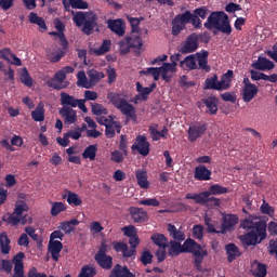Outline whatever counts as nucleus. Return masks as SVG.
<instances>
[{
	"instance_id": "9",
	"label": "nucleus",
	"mask_w": 277,
	"mask_h": 277,
	"mask_svg": "<svg viewBox=\"0 0 277 277\" xmlns=\"http://www.w3.org/2000/svg\"><path fill=\"white\" fill-rule=\"evenodd\" d=\"M198 34H192L186 37V40L182 43L180 48V53L183 55L192 54L198 51Z\"/></svg>"
},
{
	"instance_id": "13",
	"label": "nucleus",
	"mask_w": 277,
	"mask_h": 277,
	"mask_svg": "<svg viewBox=\"0 0 277 277\" xmlns=\"http://www.w3.org/2000/svg\"><path fill=\"white\" fill-rule=\"evenodd\" d=\"M107 27L119 37H123L126 34V22L122 18L108 19Z\"/></svg>"
},
{
	"instance_id": "20",
	"label": "nucleus",
	"mask_w": 277,
	"mask_h": 277,
	"mask_svg": "<svg viewBox=\"0 0 277 277\" xmlns=\"http://www.w3.org/2000/svg\"><path fill=\"white\" fill-rule=\"evenodd\" d=\"M258 93H259V88L256 87V84L252 87H242V90H241L242 101H245V103H250L255 98Z\"/></svg>"
},
{
	"instance_id": "47",
	"label": "nucleus",
	"mask_w": 277,
	"mask_h": 277,
	"mask_svg": "<svg viewBox=\"0 0 277 277\" xmlns=\"http://www.w3.org/2000/svg\"><path fill=\"white\" fill-rule=\"evenodd\" d=\"M19 79H21L22 83L25 84L27 88H31L34 84V80L30 77V74L27 68H23V70L21 71Z\"/></svg>"
},
{
	"instance_id": "34",
	"label": "nucleus",
	"mask_w": 277,
	"mask_h": 277,
	"mask_svg": "<svg viewBox=\"0 0 277 277\" xmlns=\"http://www.w3.org/2000/svg\"><path fill=\"white\" fill-rule=\"evenodd\" d=\"M180 67L185 70H194L198 68V65L196 64L195 55H188L184 58V61L180 62Z\"/></svg>"
},
{
	"instance_id": "5",
	"label": "nucleus",
	"mask_w": 277,
	"mask_h": 277,
	"mask_svg": "<svg viewBox=\"0 0 277 277\" xmlns=\"http://www.w3.org/2000/svg\"><path fill=\"white\" fill-rule=\"evenodd\" d=\"M176 72V68L169 65V63H163L161 67H149L146 70H142L141 74L144 76L151 75L155 81H159L160 76L161 79L167 83L172 81L173 75Z\"/></svg>"
},
{
	"instance_id": "31",
	"label": "nucleus",
	"mask_w": 277,
	"mask_h": 277,
	"mask_svg": "<svg viewBox=\"0 0 277 277\" xmlns=\"http://www.w3.org/2000/svg\"><path fill=\"white\" fill-rule=\"evenodd\" d=\"M79 100L80 98H76L66 92L61 93V105H63L64 107L76 108L78 105L77 103H79Z\"/></svg>"
},
{
	"instance_id": "58",
	"label": "nucleus",
	"mask_w": 277,
	"mask_h": 277,
	"mask_svg": "<svg viewBox=\"0 0 277 277\" xmlns=\"http://www.w3.org/2000/svg\"><path fill=\"white\" fill-rule=\"evenodd\" d=\"M193 235L195 237V239L197 240H202L205 237V228L202 225L198 224L195 225L193 228Z\"/></svg>"
},
{
	"instance_id": "46",
	"label": "nucleus",
	"mask_w": 277,
	"mask_h": 277,
	"mask_svg": "<svg viewBox=\"0 0 277 277\" xmlns=\"http://www.w3.org/2000/svg\"><path fill=\"white\" fill-rule=\"evenodd\" d=\"M193 15L194 14L190 11H185L179 14L177 16H175L173 19L175 21V23H180L186 26L187 24L190 23Z\"/></svg>"
},
{
	"instance_id": "23",
	"label": "nucleus",
	"mask_w": 277,
	"mask_h": 277,
	"mask_svg": "<svg viewBox=\"0 0 277 277\" xmlns=\"http://www.w3.org/2000/svg\"><path fill=\"white\" fill-rule=\"evenodd\" d=\"M225 250L228 263H233L237 258L241 256L239 248L234 242L227 243Z\"/></svg>"
},
{
	"instance_id": "33",
	"label": "nucleus",
	"mask_w": 277,
	"mask_h": 277,
	"mask_svg": "<svg viewBox=\"0 0 277 277\" xmlns=\"http://www.w3.org/2000/svg\"><path fill=\"white\" fill-rule=\"evenodd\" d=\"M11 240L5 232L0 233V251L3 255H8L11 251Z\"/></svg>"
},
{
	"instance_id": "29",
	"label": "nucleus",
	"mask_w": 277,
	"mask_h": 277,
	"mask_svg": "<svg viewBox=\"0 0 277 277\" xmlns=\"http://www.w3.org/2000/svg\"><path fill=\"white\" fill-rule=\"evenodd\" d=\"M28 21L30 24L37 25L40 31H48V25L43 17L38 16L37 13L30 12L28 15Z\"/></svg>"
},
{
	"instance_id": "14",
	"label": "nucleus",
	"mask_w": 277,
	"mask_h": 277,
	"mask_svg": "<svg viewBox=\"0 0 277 277\" xmlns=\"http://www.w3.org/2000/svg\"><path fill=\"white\" fill-rule=\"evenodd\" d=\"M54 26L56 31H52L49 35H60V44L63 47V49L68 48V40L66 38V35L64 31L66 30V26L58 19H54Z\"/></svg>"
},
{
	"instance_id": "53",
	"label": "nucleus",
	"mask_w": 277,
	"mask_h": 277,
	"mask_svg": "<svg viewBox=\"0 0 277 277\" xmlns=\"http://www.w3.org/2000/svg\"><path fill=\"white\" fill-rule=\"evenodd\" d=\"M91 110L94 116H108V109L101 104H93Z\"/></svg>"
},
{
	"instance_id": "63",
	"label": "nucleus",
	"mask_w": 277,
	"mask_h": 277,
	"mask_svg": "<svg viewBox=\"0 0 277 277\" xmlns=\"http://www.w3.org/2000/svg\"><path fill=\"white\" fill-rule=\"evenodd\" d=\"M122 233H123V236L129 237V238L137 236L135 226H133V225L123 227Z\"/></svg>"
},
{
	"instance_id": "1",
	"label": "nucleus",
	"mask_w": 277,
	"mask_h": 277,
	"mask_svg": "<svg viewBox=\"0 0 277 277\" xmlns=\"http://www.w3.org/2000/svg\"><path fill=\"white\" fill-rule=\"evenodd\" d=\"M240 228L247 230L245 235L239 236L242 246L255 247L267 238V222L255 215H249L240 221Z\"/></svg>"
},
{
	"instance_id": "26",
	"label": "nucleus",
	"mask_w": 277,
	"mask_h": 277,
	"mask_svg": "<svg viewBox=\"0 0 277 277\" xmlns=\"http://www.w3.org/2000/svg\"><path fill=\"white\" fill-rule=\"evenodd\" d=\"M185 199L186 200H195L196 205H206V203H208L209 193L201 192L199 194H186Z\"/></svg>"
},
{
	"instance_id": "28",
	"label": "nucleus",
	"mask_w": 277,
	"mask_h": 277,
	"mask_svg": "<svg viewBox=\"0 0 277 277\" xmlns=\"http://www.w3.org/2000/svg\"><path fill=\"white\" fill-rule=\"evenodd\" d=\"M48 250L51 253L53 261L60 260V253L63 250V243L61 241H49Z\"/></svg>"
},
{
	"instance_id": "38",
	"label": "nucleus",
	"mask_w": 277,
	"mask_h": 277,
	"mask_svg": "<svg viewBox=\"0 0 277 277\" xmlns=\"http://www.w3.org/2000/svg\"><path fill=\"white\" fill-rule=\"evenodd\" d=\"M45 114V109H44V105L42 103H40L37 108L30 114V116H32V119L36 122H42L44 121V116Z\"/></svg>"
},
{
	"instance_id": "60",
	"label": "nucleus",
	"mask_w": 277,
	"mask_h": 277,
	"mask_svg": "<svg viewBox=\"0 0 277 277\" xmlns=\"http://www.w3.org/2000/svg\"><path fill=\"white\" fill-rule=\"evenodd\" d=\"M210 11L207 9V6L198 8L194 11L193 15L197 16V18L206 19Z\"/></svg>"
},
{
	"instance_id": "41",
	"label": "nucleus",
	"mask_w": 277,
	"mask_h": 277,
	"mask_svg": "<svg viewBox=\"0 0 277 277\" xmlns=\"http://www.w3.org/2000/svg\"><path fill=\"white\" fill-rule=\"evenodd\" d=\"M110 47H111V41L106 39L103 41L101 48H97V49H91V52L94 54V55H105L107 54L109 51H110Z\"/></svg>"
},
{
	"instance_id": "49",
	"label": "nucleus",
	"mask_w": 277,
	"mask_h": 277,
	"mask_svg": "<svg viewBox=\"0 0 277 277\" xmlns=\"http://www.w3.org/2000/svg\"><path fill=\"white\" fill-rule=\"evenodd\" d=\"M118 45H119V52H120L121 55L129 54L130 50L132 49V47L130 45V41H129L128 37L121 39L119 41Z\"/></svg>"
},
{
	"instance_id": "27",
	"label": "nucleus",
	"mask_w": 277,
	"mask_h": 277,
	"mask_svg": "<svg viewBox=\"0 0 277 277\" xmlns=\"http://www.w3.org/2000/svg\"><path fill=\"white\" fill-rule=\"evenodd\" d=\"M203 90L221 92V85L219 84V77L216 74H213L211 77L206 79L203 82Z\"/></svg>"
},
{
	"instance_id": "21",
	"label": "nucleus",
	"mask_w": 277,
	"mask_h": 277,
	"mask_svg": "<svg viewBox=\"0 0 277 277\" xmlns=\"http://www.w3.org/2000/svg\"><path fill=\"white\" fill-rule=\"evenodd\" d=\"M234 78V71L227 70L222 75L221 81H219L220 92L228 91L230 89V84Z\"/></svg>"
},
{
	"instance_id": "62",
	"label": "nucleus",
	"mask_w": 277,
	"mask_h": 277,
	"mask_svg": "<svg viewBox=\"0 0 277 277\" xmlns=\"http://www.w3.org/2000/svg\"><path fill=\"white\" fill-rule=\"evenodd\" d=\"M186 28V25L180 24L179 22H175V19L172 21V35L179 36L181 31H183Z\"/></svg>"
},
{
	"instance_id": "56",
	"label": "nucleus",
	"mask_w": 277,
	"mask_h": 277,
	"mask_svg": "<svg viewBox=\"0 0 277 277\" xmlns=\"http://www.w3.org/2000/svg\"><path fill=\"white\" fill-rule=\"evenodd\" d=\"M138 203L145 207H160L161 205L160 200L157 198H146V199L140 200Z\"/></svg>"
},
{
	"instance_id": "7",
	"label": "nucleus",
	"mask_w": 277,
	"mask_h": 277,
	"mask_svg": "<svg viewBox=\"0 0 277 277\" xmlns=\"http://www.w3.org/2000/svg\"><path fill=\"white\" fill-rule=\"evenodd\" d=\"M208 130V123L206 121H195L190 124L187 131L188 141L192 143L201 138Z\"/></svg>"
},
{
	"instance_id": "39",
	"label": "nucleus",
	"mask_w": 277,
	"mask_h": 277,
	"mask_svg": "<svg viewBox=\"0 0 277 277\" xmlns=\"http://www.w3.org/2000/svg\"><path fill=\"white\" fill-rule=\"evenodd\" d=\"M151 240L160 249H166L168 247V239L163 234H153Z\"/></svg>"
},
{
	"instance_id": "51",
	"label": "nucleus",
	"mask_w": 277,
	"mask_h": 277,
	"mask_svg": "<svg viewBox=\"0 0 277 277\" xmlns=\"http://www.w3.org/2000/svg\"><path fill=\"white\" fill-rule=\"evenodd\" d=\"M77 85L82 87L84 89H90L91 88V82H88V78H87L84 71L78 72Z\"/></svg>"
},
{
	"instance_id": "24",
	"label": "nucleus",
	"mask_w": 277,
	"mask_h": 277,
	"mask_svg": "<svg viewBox=\"0 0 277 277\" xmlns=\"http://www.w3.org/2000/svg\"><path fill=\"white\" fill-rule=\"evenodd\" d=\"M94 261L105 271H110L114 265L111 255H94Z\"/></svg>"
},
{
	"instance_id": "10",
	"label": "nucleus",
	"mask_w": 277,
	"mask_h": 277,
	"mask_svg": "<svg viewBox=\"0 0 277 277\" xmlns=\"http://www.w3.org/2000/svg\"><path fill=\"white\" fill-rule=\"evenodd\" d=\"M67 79V75L64 71H55L53 79L47 82L48 87L55 90L62 91L67 89L68 84H64L63 82Z\"/></svg>"
},
{
	"instance_id": "11",
	"label": "nucleus",
	"mask_w": 277,
	"mask_h": 277,
	"mask_svg": "<svg viewBox=\"0 0 277 277\" xmlns=\"http://www.w3.org/2000/svg\"><path fill=\"white\" fill-rule=\"evenodd\" d=\"M129 214L134 224H143L148 221V212L140 207H129Z\"/></svg>"
},
{
	"instance_id": "57",
	"label": "nucleus",
	"mask_w": 277,
	"mask_h": 277,
	"mask_svg": "<svg viewBox=\"0 0 277 277\" xmlns=\"http://www.w3.org/2000/svg\"><path fill=\"white\" fill-rule=\"evenodd\" d=\"M128 271L127 266H121L120 264H117L113 271H110L109 277H122L124 272Z\"/></svg>"
},
{
	"instance_id": "40",
	"label": "nucleus",
	"mask_w": 277,
	"mask_h": 277,
	"mask_svg": "<svg viewBox=\"0 0 277 277\" xmlns=\"http://www.w3.org/2000/svg\"><path fill=\"white\" fill-rule=\"evenodd\" d=\"M63 199H66L67 203L70 206L74 205L75 207H79L82 205L80 196L72 192H68L67 195H63Z\"/></svg>"
},
{
	"instance_id": "30",
	"label": "nucleus",
	"mask_w": 277,
	"mask_h": 277,
	"mask_svg": "<svg viewBox=\"0 0 277 277\" xmlns=\"http://www.w3.org/2000/svg\"><path fill=\"white\" fill-rule=\"evenodd\" d=\"M79 225V220L71 219L69 221L62 222L58 228L62 229L66 235H70L76 229V226Z\"/></svg>"
},
{
	"instance_id": "19",
	"label": "nucleus",
	"mask_w": 277,
	"mask_h": 277,
	"mask_svg": "<svg viewBox=\"0 0 277 277\" xmlns=\"http://www.w3.org/2000/svg\"><path fill=\"white\" fill-rule=\"evenodd\" d=\"M201 102L203 103V105H206L207 109H206V114L209 116H215L217 114V98L215 96L212 97H207L201 100Z\"/></svg>"
},
{
	"instance_id": "6",
	"label": "nucleus",
	"mask_w": 277,
	"mask_h": 277,
	"mask_svg": "<svg viewBox=\"0 0 277 277\" xmlns=\"http://www.w3.org/2000/svg\"><path fill=\"white\" fill-rule=\"evenodd\" d=\"M110 103L121 113L122 116L127 117V120H132L137 122L136 108L134 105L129 104V102L121 97L120 95H114L110 97Z\"/></svg>"
},
{
	"instance_id": "35",
	"label": "nucleus",
	"mask_w": 277,
	"mask_h": 277,
	"mask_svg": "<svg viewBox=\"0 0 277 277\" xmlns=\"http://www.w3.org/2000/svg\"><path fill=\"white\" fill-rule=\"evenodd\" d=\"M252 275L254 277H266L267 276V266L265 264L254 261L252 264Z\"/></svg>"
},
{
	"instance_id": "36",
	"label": "nucleus",
	"mask_w": 277,
	"mask_h": 277,
	"mask_svg": "<svg viewBox=\"0 0 277 277\" xmlns=\"http://www.w3.org/2000/svg\"><path fill=\"white\" fill-rule=\"evenodd\" d=\"M97 145H89L88 147L84 148V151H82V159L87 160L89 159L90 161H95L96 155H97Z\"/></svg>"
},
{
	"instance_id": "8",
	"label": "nucleus",
	"mask_w": 277,
	"mask_h": 277,
	"mask_svg": "<svg viewBox=\"0 0 277 277\" xmlns=\"http://www.w3.org/2000/svg\"><path fill=\"white\" fill-rule=\"evenodd\" d=\"M132 151L140 153L143 157H147L150 153V144L146 135L138 134L134 144L131 146Z\"/></svg>"
},
{
	"instance_id": "15",
	"label": "nucleus",
	"mask_w": 277,
	"mask_h": 277,
	"mask_svg": "<svg viewBox=\"0 0 277 277\" xmlns=\"http://www.w3.org/2000/svg\"><path fill=\"white\" fill-rule=\"evenodd\" d=\"M109 124L105 127V135L108 140H113L116 136V131L118 134L121 133L122 126L118 121H114L113 116H108Z\"/></svg>"
},
{
	"instance_id": "4",
	"label": "nucleus",
	"mask_w": 277,
	"mask_h": 277,
	"mask_svg": "<svg viewBox=\"0 0 277 277\" xmlns=\"http://www.w3.org/2000/svg\"><path fill=\"white\" fill-rule=\"evenodd\" d=\"M183 251L184 253H192L194 255L195 268L198 272H202V263L208 255V251L203 250L200 243L190 238L186 239L183 243Z\"/></svg>"
},
{
	"instance_id": "45",
	"label": "nucleus",
	"mask_w": 277,
	"mask_h": 277,
	"mask_svg": "<svg viewBox=\"0 0 277 277\" xmlns=\"http://www.w3.org/2000/svg\"><path fill=\"white\" fill-rule=\"evenodd\" d=\"M229 192V189L227 187H224L220 184H212L210 187H209V197L210 195L212 196H220V195H223V194H227Z\"/></svg>"
},
{
	"instance_id": "12",
	"label": "nucleus",
	"mask_w": 277,
	"mask_h": 277,
	"mask_svg": "<svg viewBox=\"0 0 277 277\" xmlns=\"http://www.w3.org/2000/svg\"><path fill=\"white\" fill-rule=\"evenodd\" d=\"M239 223V217L235 214H223L222 215V229L221 234L226 235V233L232 229L236 224Z\"/></svg>"
},
{
	"instance_id": "61",
	"label": "nucleus",
	"mask_w": 277,
	"mask_h": 277,
	"mask_svg": "<svg viewBox=\"0 0 277 277\" xmlns=\"http://www.w3.org/2000/svg\"><path fill=\"white\" fill-rule=\"evenodd\" d=\"M141 21H143V17H141V19L137 17H129V23L131 25L132 32H140Z\"/></svg>"
},
{
	"instance_id": "54",
	"label": "nucleus",
	"mask_w": 277,
	"mask_h": 277,
	"mask_svg": "<svg viewBox=\"0 0 277 277\" xmlns=\"http://www.w3.org/2000/svg\"><path fill=\"white\" fill-rule=\"evenodd\" d=\"M28 210H29V207L26 202L17 201L15 205L14 214H16L17 216H21L23 212H28Z\"/></svg>"
},
{
	"instance_id": "18",
	"label": "nucleus",
	"mask_w": 277,
	"mask_h": 277,
	"mask_svg": "<svg viewBox=\"0 0 277 277\" xmlns=\"http://www.w3.org/2000/svg\"><path fill=\"white\" fill-rule=\"evenodd\" d=\"M60 115L64 118L65 124H74L77 121V111L71 107H63Z\"/></svg>"
},
{
	"instance_id": "37",
	"label": "nucleus",
	"mask_w": 277,
	"mask_h": 277,
	"mask_svg": "<svg viewBox=\"0 0 277 277\" xmlns=\"http://www.w3.org/2000/svg\"><path fill=\"white\" fill-rule=\"evenodd\" d=\"M208 51H203V53H197V63L199 69L209 72L210 71V66L208 65Z\"/></svg>"
},
{
	"instance_id": "3",
	"label": "nucleus",
	"mask_w": 277,
	"mask_h": 277,
	"mask_svg": "<svg viewBox=\"0 0 277 277\" xmlns=\"http://www.w3.org/2000/svg\"><path fill=\"white\" fill-rule=\"evenodd\" d=\"M203 28L209 31H221L229 36L233 32V27L229 22V17L223 11H213L208 16L206 23H203Z\"/></svg>"
},
{
	"instance_id": "52",
	"label": "nucleus",
	"mask_w": 277,
	"mask_h": 277,
	"mask_svg": "<svg viewBox=\"0 0 277 277\" xmlns=\"http://www.w3.org/2000/svg\"><path fill=\"white\" fill-rule=\"evenodd\" d=\"M260 211L262 214H266L268 216H274L275 214V209L273 208V206H269V203L266 202V199H263Z\"/></svg>"
},
{
	"instance_id": "43",
	"label": "nucleus",
	"mask_w": 277,
	"mask_h": 277,
	"mask_svg": "<svg viewBox=\"0 0 277 277\" xmlns=\"http://www.w3.org/2000/svg\"><path fill=\"white\" fill-rule=\"evenodd\" d=\"M97 274L96 267L94 265L81 266L78 277H95Z\"/></svg>"
},
{
	"instance_id": "64",
	"label": "nucleus",
	"mask_w": 277,
	"mask_h": 277,
	"mask_svg": "<svg viewBox=\"0 0 277 277\" xmlns=\"http://www.w3.org/2000/svg\"><path fill=\"white\" fill-rule=\"evenodd\" d=\"M141 262L143 265H148L153 263V255L149 251H144L141 256Z\"/></svg>"
},
{
	"instance_id": "32",
	"label": "nucleus",
	"mask_w": 277,
	"mask_h": 277,
	"mask_svg": "<svg viewBox=\"0 0 277 277\" xmlns=\"http://www.w3.org/2000/svg\"><path fill=\"white\" fill-rule=\"evenodd\" d=\"M135 179L142 189L149 188L148 175L145 170H136Z\"/></svg>"
},
{
	"instance_id": "44",
	"label": "nucleus",
	"mask_w": 277,
	"mask_h": 277,
	"mask_svg": "<svg viewBox=\"0 0 277 277\" xmlns=\"http://www.w3.org/2000/svg\"><path fill=\"white\" fill-rule=\"evenodd\" d=\"M183 250H184V248L181 245V242L173 241V240L170 241V249H169L170 256H177L181 253H185V251H183Z\"/></svg>"
},
{
	"instance_id": "55",
	"label": "nucleus",
	"mask_w": 277,
	"mask_h": 277,
	"mask_svg": "<svg viewBox=\"0 0 277 277\" xmlns=\"http://www.w3.org/2000/svg\"><path fill=\"white\" fill-rule=\"evenodd\" d=\"M68 2L72 9L87 10L89 8V3L84 0H68Z\"/></svg>"
},
{
	"instance_id": "48",
	"label": "nucleus",
	"mask_w": 277,
	"mask_h": 277,
	"mask_svg": "<svg viewBox=\"0 0 277 277\" xmlns=\"http://www.w3.org/2000/svg\"><path fill=\"white\" fill-rule=\"evenodd\" d=\"M67 206L62 202H52L51 215L57 216L60 213L66 212Z\"/></svg>"
},
{
	"instance_id": "22",
	"label": "nucleus",
	"mask_w": 277,
	"mask_h": 277,
	"mask_svg": "<svg viewBox=\"0 0 277 277\" xmlns=\"http://www.w3.org/2000/svg\"><path fill=\"white\" fill-rule=\"evenodd\" d=\"M168 233L169 236L172 237V241L182 242L186 240V234L181 232V229H177L173 224H168Z\"/></svg>"
},
{
	"instance_id": "25",
	"label": "nucleus",
	"mask_w": 277,
	"mask_h": 277,
	"mask_svg": "<svg viewBox=\"0 0 277 277\" xmlns=\"http://www.w3.org/2000/svg\"><path fill=\"white\" fill-rule=\"evenodd\" d=\"M211 170L207 169L206 166H198L195 169V179L197 181H210L211 180Z\"/></svg>"
},
{
	"instance_id": "17",
	"label": "nucleus",
	"mask_w": 277,
	"mask_h": 277,
	"mask_svg": "<svg viewBox=\"0 0 277 277\" xmlns=\"http://www.w3.org/2000/svg\"><path fill=\"white\" fill-rule=\"evenodd\" d=\"M255 70L267 71L275 68L273 61L267 60L266 57L259 56L258 61H254L251 65Z\"/></svg>"
},
{
	"instance_id": "42",
	"label": "nucleus",
	"mask_w": 277,
	"mask_h": 277,
	"mask_svg": "<svg viewBox=\"0 0 277 277\" xmlns=\"http://www.w3.org/2000/svg\"><path fill=\"white\" fill-rule=\"evenodd\" d=\"M88 77L91 85H95L100 82L101 79L105 78L103 71H97L95 69H91L88 71Z\"/></svg>"
},
{
	"instance_id": "50",
	"label": "nucleus",
	"mask_w": 277,
	"mask_h": 277,
	"mask_svg": "<svg viewBox=\"0 0 277 277\" xmlns=\"http://www.w3.org/2000/svg\"><path fill=\"white\" fill-rule=\"evenodd\" d=\"M135 89L136 92H138L143 96V102H147L151 90H148L147 87H143L140 82H136Z\"/></svg>"
},
{
	"instance_id": "59",
	"label": "nucleus",
	"mask_w": 277,
	"mask_h": 277,
	"mask_svg": "<svg viewBox=\"0 0 277 277\" xmlns=\"http://www.w3.org/2000/svg\"><path fill=\"white\" fill-rule=\"evenodd\" d=\"M129 39V43L132 49H138L141 50L143 47V42L140 36L136 37H127Z\"/></svg>"
},
{
	"instance_id": "16",
	"label": "nucleus",
	"mask_w": 277,
	"mask_h": 277,
	"mask_svg": "<svg viewBox=\"0 0 277 277\" xmlns=\"http://www.w3.org/2000/svg\"><path fill=\"white\" fill-rule=\"evenodd\" d=\"M25 254L23 252L17 253L13 256L11 263L14 264V275L13 277H25L24 276V263L23 260Z\"/></svg>"
},
{
	"instance_id": "2",
	"label": "nucleus",
	"mask_w": 277,
	"mask_h": 277,
	"mask_svg": "<svg viewBox=\"0 0 277 277\" xmlns=\"http://www.w3.org/2000/svg\"><path fill=\"white\" fill-rule=\"evenodd\" d=\"M72 21L77 27H82L81 31L90 36L94 31H100L98 15L94 11H71Z\"/></svg>"
}]
</instances>
